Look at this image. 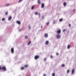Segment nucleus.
I'll use <instances>...</instances> for the list:
<instances>
[{
	"label": "nucleus",
	"mask_w": 76,
	"mask_h": 76,
	"mask_svg": "<svg viewBox=\"0 0 76 76\" xmlns=\"http://www.w3.org/2000/svg\"><path fill=\"white\" fill-rule=\"evenodd\" d=\"M56 37L57 39H60L61 38V35L59 34H56Z\"/></svg>",
	"instance_id": "nucleus-1"
},
{
	"label": "nucleus",
	"mask_w": 76,
	"mask_h": 76,
	"mask_svg": "<svg viewBox=\"0 0 76 76\" xmlns=\"http://www.w3.org/2000/svg\"><path fill=\"white\" fill-rule=\"evenodd\" d=\"M1 69H2V70H4V72L6 71V68L5 66L2 67V68H1Z\"/></svg>",
	"instance_id": "nucleus-2"
},
{
	"label": "nucleus",
	"mask_w": 76,
	"mask_h": 76,
	"mask_svg": "<svg viewBox=\"0 0 76 76\" xmlns=\"http://www.w3.org/2000/svg\"><path fill=\"white\" fill-rule=\"evenodd\" d=\"M56 32H57V34H60V33H61V30L60 29L59 30H58L57 31H56Z\"/></svg>",
	"instance_id": "nucleus-3"
},
{
	"label": "nucleus",
	"mask_w": 76,
	"mask_h": 76,
	"mask_svg": "<svg viewBox=\"0 0 76 76\" xmlns=\"http://www.w3.org/2000/svg\"><path fill=\"white\" fill-rule=\"evenodd\" d=\"M39 56L38 55L36 56L35 57V60H37V59H38V58H39Z\"/></svg>",
	"instance_id": "nucleus-4"
},
{
	"label": "nucleus",
	"mask_w": 76,
	"mask_h": 76,
	"mask_svg": "<svg viewBox=\"0 0 76 76\" xmlns=\"http://www.w3.org/2000/svg\"><path fill=\"white\" fill-rule=\"evenodd\" d=\"M11 52H12V53L13 54V53H14V49L13 48H11Z\"/></svg>",
	"instance_id": "nucleus-5"
},
{
	"label": "nucleus",
	"mask_w": 76,
	"mask_h": 76,
	"mask_svg": "<svg viewBox=\"0 0 76 76\" xmlns=\"http://www.w3.org/2000/svg\"><path fill=\"white\" fill-rule=\"evenodd\" d=\"M44 7V4L42 3L41 5V8L42 9H43Z\"/></svg>",
	"instance_id": "nucleus-6"
},
{
	"label": "nucleus",
	"mask_w": 76,
	"mask_h": 76,
	"mask_svg": "<svg viewBox=\"0 0 76 76\" xmlns=\"http://www.w3.org/2000/svg\"><path fill=\"white\" fill-rule=\"evenodd\" d=\"M45 44L46 45H48L49 44V41H46L45 42Z\"/></svg>",
	"instance_id": "nucleus-7"
},
{
	"label": "nucleus",
	"mask_w": 76,
	"mask_h": 76,
	"mask_svg": "<svg viewBox=\"0 0 76 76\" xmlns=\"http://www.w3.org/2000/svg\"><path fill=\"white\" fill-rule=\"evenodd\" d=\"M44 37L46 38H48V34H45V35Z\"/></svg>",
	"instance_id": "nucleus-8"
},
{
	"label": "nucleus",
	"mask_w": 76,
	"mask_h": 76,
	"mask_svg": "<svg viewBox=\"0 0 76 76\" xmlns=\"http://www.w3.org/2000/svg\"><path fill=\"white\" fill-rule=\"evenodd\" d=\"M75 73V69H73L72 71V74H74Z\"/></svg>",
	"instance_id": "nucleus-9"
},
{
	"label": "nucleus",
	"mask_w": 76,
	"mask_h": 76,
	"mask_svg": "<svg viewBox=\"0 0 76 76\" xmlns=\"http://www.w3.org/2000/svg\"><path fill=\"white\" fill-rule=\"evenodd\" d=\"M17 23H18L19 25H20V21H17Z\"/></svg>",
	"instance_id": "nucleus-10"
},
{
	"label": "nucleus",
	"mask_w": 76,
	"mask_h": 76,
	"mask_svg": "<svg viewBox=\"0 0 76 76\" xmlns=\"http://www.w3.org/2000/svg\"><path fill=\"white\" fill-rule=\"evenodd\" d=\"M11 19H12V16L8 18V20L10 21V20H11Z\"/></svg>",
	"instance_id": "nucleus-11"
},
{
	"label": "nucleus",
	"mask_w": 76,
	"mask_h": 76,
	"mask_svg": "<svg viewBox=\"0 0 76 76\" xmlns=\"http://www.w3.org/2000/svg\"><path fill=\"white\" fill-rule=\"evenodd\" d=\"M66 4H67V3L66 2H64V6H66Z\"/></svg>",
	"instance_id": "nucleus-12"
},
{
	"label": "nucleus",
	"mask_w": 76,
	"mask_h": 76,
	"mask_svg": "<svg viewBox=\"0 0 76 76\" xmlns=\"http://www.w3.org/2000/svg\"><path fill=\"white\" fill-rule=\"evenodd\" d=\"M10 5V4H8L6 5V6H7H7H9Z\"/></svg>",
	"instance_id": "nucleus-13"
},
{
	"label": "nucleus",
	"mask_w": 76,
	"mask_h": 76,
	"mask_svg": "<svg viewBox=\"0 0 76 76\" xmlns=\"http://www.w3.org/2000/svg\"><path fill=\"white\" fill-rule=\"evenodd\" d=\"M38 4H41V2L40 1V0H38Z\"/></svg>",
	"instance_id": "nucleus-14"
},
{
	"label": "nucleus",
	"mask_w": 76,
	"mask_h": 76,
	"mask_svg": "<svg viewBox=\"0 0 76 76\" xmlns=\"http://www.w3.org/2000/svg\"><path fill=\"white\" fill-rule=\"evenodd\" d=\"M61 66L62 67H64L65 66V65L64 64H63L61 65Z\"/></svg>",
	"instance_id": "nucleus-15"
},
{
	"label": "nucleus",
	"mask_w": 76,
	"mask_h": 76,
	"mask_svg": "<svg viewBox=\"0 0 76 76\" xmlns=\"http://www.w3.org/2000/svg\"><path fill=\"white\" fill-rule=\"evenodd\" d=\"M5 19H6V18H3L2 19V21H4L5 20Z\"/></svg>",
	"instance_id": "nucleus-16"
},
{
	"label": "nucleus",
	"mask_w": 76,
	"mask_h": 76,
	"mask_svg": "<svg viewBox=\"0 0 76 76\" xmlns=\"http://www.w3.org/2000/svg\"><path fill=\"white\" fill-rule=\"evenodd\" d=\"M28 36L26 35L25 36V39H28Z\"/></svg>",
	"instance_id": "nucleus-17"
},
{
	"label": "nucleus",
	"mask_w": 76,
	"mask_h": 76,
	"mask_svg": "<svg viewBox=\"0 0 76 76\" xmlns=\"http://www.w3.org/2000/svg\"><path fill=\"white\" fill-rule=\"evenodd\" d=\"M70 48V46L69 45H68L67 46L68 49H69Z\"/></svg>",
	"instance_id": "nucleus-18"
},
{
	"label": "nucleus",
	"mask_w": 76,
	"mask_h": 76,
	"mask_svg": "<svg viewBox=\"0 0 76 76\" xmlns=\"http://www.w3.org/2000/svg\"><path fill=\"white\" fill-rule=\"evenodd\" d=\"M24 66L26 67V68H27L28 67V65H25Z\"/></svg>",
	"instance_id": "nucleus-19"
},
{
	"label": "nucleus",
	"mask_w": 76,
	"mask_h": 76,
	"mask_svg": "<svg viewBox=\"0 0 76 76\" xmlns=\"http://www.w3.org/2000/svg\"><path fill=\"white\" fill-rule=\"evenodd\" d=\"M63 20V18H61L59 20V22H61Z\"/></svg>",
	"instance_id": "nucleus-20"
},
{
	"label": "nucleus",
	"mask_w": 76,
	"mask_h": 76,
	"mask_svg": "<svg viewBox=\"0 0 76 76\" xmlns=\"http://www.w3.org/2000/svg\"><path fill=\"white\" fill-rule=\"evenodd\" d=\"M7 15H8V12H5V15L7 16Z\"/></svg>",
	"instance_id": "nucleus-21"
},
{
	"label": "nucleus",
	"mask_w": 76,
	"mask_h": 76,
	"mask_svg": "<svg viewBox=\"0 0 76 76\" xmlns=\"http://www.w3.org/2000/svg\"><path fill=\"white\" fill-rule=\"evenodd\" d=\"M47 60V58H44L43 60L44 61H46Z\"/></svg>",
	"instance_id": "nucleus-22"
},
{
	"label": "nucleus",
	"mask_w": 76,
	"mask_h": 76,
	"mask_svg": "<svg viewBox=\"0 0 76 76\" xmlns=\"http://www.w3.org/2000/svg\"><path fill=\"white\" fill-rule=\"evenodd\" d=\"M34 6H33L31 7V10H34Z\"/></svg>",
	"instance_id": "nucleus-23"
},
{
	"label": "nucleus",
	"mask_w": 76,
	"mask_h": 76,
	"mask_svg": "<svg viewBox=\"0 0 76 76\" xmlns=\"http://www.w3.org/2000/svg\"><path fill=\"white\" fill-rule=\"evenodd\" d=\"M25 69V67H22L21 68V70H24Z\"/></svg>",
	"instance_id": "nucleus-24"
},
{
	"label": "nucleus",
	"mask_w": 76,
	"mask_h": 76,
	"mask_svg": "<svg viewBox=\"0 0 76 76\" xmlns=\"http://www.w3.org/2000/svg\"><path fill=\"white\" fill-rule=\"evenodd\" d=\"M31 41H30L28 44V45H30V44H31Z\"/></svg>",
	"instance_id": "nucleus-25"
},
{
	"label": "nucleus",
	"mask_w": 76,
	"mask_h": 76,
	"mask_svg": "<svg viewBox=\"0 0 76 76\" xmlns=\"http://www.w3.org/2000/svg\"><path fill=\"white\" fill-rule=\"evenodd\" d=\"M70 72V70L69 69L67 71V73H69Z\"/></svg>",
	"instance_id": "nucleus-26"
},
{
	"label": "nucleus",
	"mask_w": 76,
	"mask_h": 76,
	"mask_svg": "<svg viewBox=\"0 0 76 76\" xmlns=\"http://www.w3.org/2000/svg\"><path fill=\"white\" fill-rule=\"evenodd\" d=\"M28 28H29V29H31V26H30V25H29L28 26Z\"/></svg>",
	"instance_id": "nucleus-27"
},
{
	"label": "nucleus",
	"mask_w": 76,
	"mask_h": 76,
	"mask_svg": "<svg viewBox=\"0 0 76 76\" xmlns=\"http://www.w3.org/2000/svg\"><path fill=\"white\" fill-rule=\"evenodd\" d=\"M50 24V22H48L47 23V25H48Z\"/></svg>",
	"instance_id": "nucleus-28"
},
{
	"label": "nucleus",
	"mask_w": 76,
	"mask_h": 76,
	"mask_svg": "<svg viewBox=\"0 0 76 76\" xmlns=\"http://www.w3.org/2000/svg\"><path fill=\"white\" fill-rule=\"evenodd\" d=\"M22 0H20L18 2V3H20V2H21V1H22Z\"/></svg>",
	"instance_id": "nucleus-29"
},
{
	"label": "nucleus",
	"mask_w": 76,
	"mask_h": 76,
	"mask_svg": "<svg viewBox=\"0 0 76 76\" xmlns=\"http://www.w3.org/2000/svg\"><path fill=\"white\" fill-rule=\"evenodd\" d=\"M52 76H55V74H54V73H53V74H52Z\"/></svg>",
	"instance_id": "nucleus-30"
},
{
	"label": "nucleus",
	"mask_w": 76,
	"mask_h": 76,
	"mask_svg": "<svg viewBox=\"0 0 76 76\" xmlns=\"http://www.w3.org/2000/svg\"><path fill=\"white\" fill-rule=\"evenodd\" d=\"M69 27H71V25H70V24H69Z\"/></svg>",
	"instance_id": "nucleus-31"
},
{
	"label": "nucleus",
	"mask_w": 76,
	"mask_h": 76,
	"mask_svg": "<svg viewBox=\"0 0 76 76\" xmlns=\"http://www.w3.org/2000/svg\"><path fill=\"white\" fill-rule=\"evenodd\" d=\"M35 15H38V13L37 12H36L35 13Z\"/></svg>",
	"instance_id": "nucleus-32"
},
{
	"label": "nucleus",
	"mask_w": 76,
	"mask_h": 76,
	"mask_svg": "<svg viewBox=\"0 0 76 76\" xmlns=\"http://www.w3.org/2000/svg\"><path fill=\"white\" fill-rule=\"evenodd\" d=\"M65 31H66V29H64L63 30V32H65Z\"/></svg>",
	"instance_id": "nucleus-33"
},
{
	"label": "nucleus",
	"mask_w": 76,
	"mask_h": 76,
	"mask_svg": "<svg viewBox=\"0 0 76 76\" xmlns=\"http://www.w3.org/2000/svg\"><path fill=\"white\" fill-rule=\"evenodd\" d=\"M50 57L52 58H53V57L52 56H50Z\"/></svg>",
	"instance_id": "nucleus-34"
},
{
	"label": "nucleus",
	"mask_w": 76,
	"mask_h": 76,
	"mask_svg": "<svg viewBox=\"0 0 76 76\" xmlns=\"http://www.w3.org/2000/svg\"><path fill=\"white\" fill-rule=\"evenodd\" d=\"M22 31V29H20L19 30V32H20V31Z\"/></svg>",
	"instance_id": "nucleus-35"
},
{
	"label": "nucleus",
	"mask_w": 76,
	"mask_h": 76,
	"mask_svg": "<svg viewBox=\"0 0 76 76\" xmlns=\"http://www.w3.org/2000/svg\"><path fill=\"white\" fill-rule=\"evenodd\" d=\"M56 54L57 56H58V53H56Z\"/></svg>",
	"instance_id": "nucleus-36"
},
{
	"label": "nucleus",
	"mask_w": 76,
	"mask_h": 76,
	"mask_svg": "<svg viewBox=\"0 0 76 76\" xmlns=\"http://www.w3.org/2000/svg\"><path fill=\"white\" fill-rule=\"evenodd\" d=\"M38 15H39V17H40V13H39Z\"/></svg>",
	"instance_id": "nucleus-37"
},
{
	"label": "nucleus",
	"mask_w": 76,
	"mask_h": 76,
	"mask_svg": "<svg viewBox=\"0 0 76 76\" xmlns=\"http://www.w3.org/2000/svg\"><path fill=\"white\" fill-rule=\"evenodd\" d=\"M43 76H46V75H45V74H44L43 75Z\"/></svg>",
	"instance_id": "nucleus-38"
},
{
	"label": "nucleus",
	"mask_w": 76,
	"mask_h": 76,
	"mask_svg": "<svg viewBox=\"0 0 76 76\" xmlns=\"http://www.w3.org/2000/svg\"><path fill=\"white\" fill-rule=\"evenodd\" d=\"M35 39H36V37H34V40H35Z\"/></svg>",
	"instance_id": "nucleus-39"
},
{
	"label": "nucleus",
	"mask_w": 76,
	"mask_h": 76,
	"mask_svg": "<svg viewBox=\"0 0 76 76\" xmlns=\"http://www.w3.org/2000/svg\"><path fill=\"white\" fill-rule=\"evenodd\" d=\"M1 66H0V70H1Z\"/></svg>",
	"instance_id": "nucleus-40"
},
{
	"label": "nucleus",
	"mask_w": 76,
	"mask_h": 76,
	"mask_svg": "<svg viewBox=\"0 0 76 76\" xmlns=\"http://www.w3.org/2000/svg\"><path fill=\"white\" fill-rule=\"evenodd\" d=\"M42 28V26H41V28Z\"/></svg>",
	"instance_id": "nucleus-41"
},
{
	"label": "nucleus",
	"mask_w": 76,
	"mask_h": 76,
	"mask_svg": "<svg viewBox=\"0 0 76 76\" xmlns=\"http://www.w3.org/2000/svg\"><path fill=\"white\" fill-rule=\"evenodd\" d=\"M74 11H75V10H74Z\"/></svg>",
	"instance_id": "nucleus-42"
},
{
	"label": "nucleus",
	"mask_w": 76,
	"mask_h": 76,
	"mask_svg": "<svg viewBox=\"0 0 76 76\" xmlns=\"http://www.w3.org/2000/svg\"><path fill=\"white\" fill-rule=\"evenodd\" d=\"M43 17H42V18H43Z\"/></svg>",
	"instance_id": "nucleus-43"
},
{
	"label": "nucleus",
	"mask_w": 76,
	"mask_h": 76,
	"mask_svg": "<svg viewBox=\"0 0 76 76\" xmlns=\"http://www.w3.org/2000/svg\"><path fill=\"white\" fill-rule=\"evenodd\" d=\"M29 76H30V75H29Z\"/></svg>",
	"instance_id": "nucleus-44"
}]
</instances>
